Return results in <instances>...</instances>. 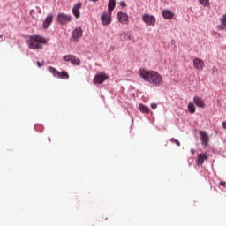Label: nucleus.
<instances>
[{
    "instance_id": "f257e3e1",
    "label": "nucleus",
    "mask_w": 226,
    "mask_h": 226,
    "mask_svg": "<svg viewBox=\"0 0 226 226\" xmlns=\"http://www.w3.org/2000/svg\"><path fill=\"white\" fill-rule=\"evenodd\" d=\"M139 75L146 82H149L153 84V86H160V84H162V76L157 72L140 69Z\"/></svg>"
},
{
    "instance_id": "f03ea898",
    "label": "nucleus",
    "mask_w": 226,
    "mask_h": 226,
    "mask_svg": "<svg viewBox=\"0 0 226 226\" xmlns=\"http://www.w3.org/2000/svg\"><path fill=\"white\" fill-rule=\"evenodd\" d=\"M47 39L41 35H32L28 40V49L31 50H41L43 45H47Z\"/></svg>"
},
{
    "instance_id": "7ed1b4c3",
    "label": "nucleus",
    "mask_w": 226,
    "mask_h": 226,
    "mask_svg": "<svg viewBox=\"0 0 226 226\" xmlns=\"http://www.w3.org/2000/svg\"><path fill=\"white\" fill-rule=\"evenodd\" d=\"M63 59L65 61V63H71V64H73V66H80V58L74 55H65L64 56Z\"/></svg>"
},
{
    "instance_id": "20e7f679",
    "label": "nucleus",
    "mask_w": 226,
    "mask_h": 226,
    "mask_svg": "<svg viewBox=\"0 0 226 226\" xmlns=\"http://www.w3.org/2000/svg\"><path fill=\"white\" fill-rule=\"evenodd\" d=\"M56 20L57 22H59V24H61L62 26H64L69 22H72V16L61 12L57 14Z\"/></svg>"
},
{
    "instance_id": "39448f33",
    "label": "nucleus",
    "mask_w": 226,
    "mask_h": 226,
    "mask_svg": "<svg viewBox=\"0 0 226 226\" xmlns=\"http://www.w3.org/2000/svg\"><path fill=\"white\" fill-rule=\"evenodd\" d=\"M82 34H84L82 28L80 26L76 27L72 34V41H74V43H79L80 38H82Z\"/></svg>"
},
{
    "instance_id": "423d86ee",
    "label": "nucleus",
    "mask_w": 226,
    "mask_h": 226,
    "mask_svg": "<svg viewBox=\"0 0 226 226\" xmlns=\"http://www.w3.org/2000/svg\"><path fill=\"white\" fill-rule=\"evenodd\" d=\"M142 20L147 24V26H154V24H156V18L153 15L144 14Z\"/></svg>"
},
{
    "instance_id": "0eeeda50",
    "label": "nucleus",
    "mask_w": 226,
    "mask_h": 226,
    "mask_svg": "<svg viewBox=\"0 0 226 226\" xmlns=\"http://www.w3.org/2000/svg\"><path fill=\"white\" fill-rule=\"evenodd\" d=\"M111 13L110 12H103L101 15V20L102 26H109V24H111L112 22V18H111Z\"/></svg>"
},
{
    "instance_id": "6e6552de",
    "label": "nucleus",
    "mask_w": 226,
    "mask_h": 226,
    "mask_svg": "<svg viewBox=\"0 0 226 226\" xmlns=\"http://www.w3.org/2000/svg\"><path fill=\"white\" fill-rule=\"evenodd\" d=\"M109 76L105 73L96 74L94 78V84H103L104 80H108Z\"/></svg>"
},
{
    "instance_id": "1a4fd4ad",
    "label": "nucleus",
    "mask_w": 226,
    "mask_h": 226,
    "mask_svg": "<svg viewBox=\"0 0 226 226\" xmlns=\"http://www.w3.org/2000/svg\"><path fill=\"white\" fill-rule=\"evenodd\" d=\"M200 137L201 140V146L207 147L209 144V136L207 135V132L205 131H200Z\"/></svg>"
},
{
    "instance_id": "9d476101",
    "label": "nucleus",
    "mask_w": 226,
    "mask_h": 226,
    "mask_svg": "<svg viewBox=\"0 0 226 226\" xmlns=\"http://www.w3.org/2000/svg\"><path fill=\"white\" fill-rule=\"evenodd\" d=\"M80 8H82V3L81 2H78L72 7V15H74V17L76 19H80Z\"/></svg>"
},
{
    "instance_id": "9b49d317",
    "label": "nucleus",
    "mask_w": 226,
    "mask_h": 226,
    "mask_svg": "<svg viewBox=\"0 0 226 226\" xmlns=\"http://www.w3.org/2000/svg\"><path fill=\"white\" fill-rule=\"evenodd\" d=\"M117 17L120 24H128V13L120 11L117 14Z\"/></svg>"
},
{
    "instance_id": "f8f14e48",
    "label": "nucleus",
    "mask_w": 226,
    "mask_h": 226,
    "mask_svg": "<svg viewBox=\"0 0 226 226\" xmlns=\"http://www.w3.org/2000/svg\"><path fill=\"white\" fill-rule=\"evenodd\" d=\"M193 103L200 109H206V102L199 96L193 97Z\"/></svg>"
},
{
    "instance_id": "ddd939ff",
    "label": "nucleus",
    "mask_w": 226,
    "mask_h": 226,
    "mask_svg": "<svg viewBox=\"0 0 226 226\" xmlns=\"http://www.w3.org/2000/svg\"><path fill=\"white\" fill-rule=\"evenodd\" d=\"M193 66L199 72H202V70H204V61L199 58H195L193 60Z\"/></svg>"
},
{
    "instance_id": "4468645a",
    "label": "nucleus",
    "mask_w": 226,
    "mask_h": 226,
    "mask_svg": "<svg viewBox=\"0 0 226 226\" xmlns=\"http://www.w3.org/2000/svg\"><path fill=\"white\" fill-rule=\"evenodd\" d=\"M53 20H54V16L52 14L48 15L42 23V27L44 29H49V27H50V24H52Z\"/></svg>"
},
{
    "instance_id": "2eb2a0df",
    "label": "nucleus",
    "mask_w": 226,
    "mask_h": 226,
    "mask_svg": "<svg viewBox=\"0 0 226 226\" xmlns=\"http://www.w3.org/2000/svg\"><path fill=\"white\" fill-rule=\"evenodd\" d=\"M207 160V155H206L205 154H198L196 163L198 166H200V165H203L204 162H206Z\"/></svg>"
},
{
    "instance_id": "dca6fc26",
    "label": "nucleus",
    "mask_w": 226,
    "mask_h": 226,
    "mask_svg": "<svg viewBox=\"0 0 226 226\" xmlns=\"http://www.w3.org/2000/svg\"><path fill=\"white\" fill-rule=\"evenodd\" d=\"M162 15L164 19H167L168 20H170V19L174 18L173 12L169 10H163L162 11Z\"/></svg>"
},
{
    "instance_id": "f3484780",
    "label": "nucleus",
    "mask_w": 226,
    "mask_h": 226,
    "mask_svg": "<svg viewBox=\"0 0 226 226\" xmlns=\"http://www.w3.org/2000/svg\"><path fill=\"white\" fill-rule=\"evenodd\" d=\"M114 8H116V0H109L108 4V11L112 14L114 11Z\"/></svg>"
},
{
    "instance_id": "a211bd4d",
    "label": "nucleus",
    "mask_w": 226,
    "mask_h": 226,
    "mask_svg": "<svg viewBox=\"0 0 226 226\" xmlns=\"http://www.w3.org/2000/svg\"><path fill=\"white\" fill-rule=\"evenodd\" d=\"M218 29L221 31H223V29H226V14L222 15L221 18V25L218 26Z\"/></svg>"
},
{
    "instance_id": "6ab92c4d",
    "label": "nucleus",
    "mask_w": 226,
    "mask_h": 226,
    "mask_svg": "<svg viewBox=\"0 0 226 226\" xmlns=\"http://www.w3.org/2000/svg\"><path fill=\"white\" fill-rule=\"evenodd\" d=\"M122 36H124V40H125V41H130L132 40H133V36H132V33L130 32H124L122 33Z\"/></svg>"
},
{
    "instance_id": "aec40b11",
    "label": "nucleus",
    "mask_w": 226,
    "mask_h": 226,
    "mask_svg": "<svg viewBox=\"0 0 226 226\" xmlns=\"http://www.w3.org/2000/svg\"><path fill=\"white\" fill-rule=\"evenodd\" d=\"M48 70L50 73H52L53 77H57L59 79V71H57L56 68L52 66L48 67Z\"/></svg>"
},
{
    "instance_id": "412c9836",
    "label": "nucleus",
    "mask_w": 226,
    "mask_h": 226,
    "mask_svg": "<svg viewBox=\"0 0 226 226\" xmlns=\"http://www.w3.org/2000/svg\"><path fill=\"white\" fill-rule=\"evenodd\" d=\"M139 109L143 114H149V108L144 104H139Z\"/></svg>"
},
{
    "instance_id": "4be33fe9",
    "label": "nucleus",
    "mask_w": 226,
    "mask_h": 226,
    "mask_svg": "<svg viewBox=\"0 0 226 226\" xmlns=\"http://www.w3.org/2000/svg\"><path fill=\"white\" fill-rule=\"evenodd\" d=\"M187 109L191 114H195L196 109L195 104H193V102H189Z\"/></svg>"
},
{
    "instance_id": "5701e85b",
    "label": "nucleus",
    "mask_w": 226,
    "mask_h": 226,
    "mask_svg": "<svg viewBox=\"0 0 226 226\" xmlns=\"http://www.w3.org/2000/svg\"><path fill=\"white\" fill-rule=\"evenodd\" d=\"M58 79H70V74H68V72L65 71L60 72Z\"/></svg>"
},
{
    "instance_id": "b1692460",
    "label": "nucleus",
    "mask_w": 226,
    "mask_h": 226,
    "mask_svg": "<svg viewBox=\"0 0 226 226\" xmlns=\"http://www.w3.org/2000/svg\"><path fill=\"white\" fill-rule=\"evenodd\" d=\"M202 6H209V0H199Z\"/></svg>"
},
{
    "instance_id": "393cba45",
    "label": "nucleus",
    "mask_w": 226,
    "mask_h": 226,
    "mask_svg": "<svg viewBox=\"0 0 226 226\" xmlns=\"http://www.w3.org/2000/svg\"><path fill=\"white\" fill-rule=\"evenodd\" d=\"M170 142H172V144H176V146H181V142L174 138L170 139Z\"/></svg>"
},
{
    "instance_id": "a878e982",
    "label": "nucleus",
    "mask_w": 226,
    "mask_h": 226,
    "mask_svg": "<svg viewBox=\"0 0 226 226\" xmlns=\"http://www.w3.org/2000/svg\"><path fill=\"white\" fill-rule=\"evenodd\" d=\"M120 6H122V8H126V2H124V1H121L120 2Z\"/></svg>"
},
{
    "instance_id": "bb28decb",
    "label": "nucleus",
    "mask_w": 226,
    "mask_h": 226,
    "mask_svg": "<svg viewBox=\"0 0 226 226\" xmlns=\"http://www.w3.org/2000/svg\"><path fill=\"white\" fill-rule=\"evenodd\" d=\"M158 108V104L156 103H152L151 104V109H153L154 110V109H157Z\"/></svg>"
},
{
    "instance_id": "cd10ccee",
    "label": "nucleus",
    "mask_w": 226,
    "mask_h": 226,
    "mask_svg": "<svg viewBox=\"0 0 226 226\" xmlns=\"http://www.w3.org/2000/svg\"><path fill=\"white\" fill-rule=\"evenodd\" d=\"M219 185H220L221 186L225 187L226 183H225V182H223V181H221V182L219 183Z\"/></svg>"
},
{
    "instance_id": "c85d7f7f",
    "label": "nucleus",
    "mask_w": 226,
    "mask_h": 226,
    "mask_svg": "<svg viewBox=\"0 0 226 226\" xmlns=\"http://www.w3.org/2000/svg\"><path fill=\"white\" fill-rule=\"evenodd\" d=\"M37 66L39 68H41V66H43V64L40 63V61L37 62Z\"/></svg>"
},
{
    "instance_id": "c756f323",
    "label": "nucleus",
    "mask_w": 226,
    "mask_h": 226,
    "mask_svg": "<svg viewBox=\"0 0 226 226\" xmlns=\"http://www.w3.org/2000/svg\"><path fill=\"white\" fill-rule=\"evenodd\" d=\"M222 127L226 130V122H222Z\"/></svg>"
},
{
    "instance_id": "7c9ffc66",
    "label": "nucleus",
    "mask_w": 226,
    "mask_h": 226,
    "mask_svg": "<svg viewBox=\"0 0 226 226\" xmlns=\"http://www.w3.org/2000/svg\"><path fill=\"white\" fill-rule=\"evenodd\" d=\"M89 1H92L93 3H97V1L99 0H89Z\"/></svg>"
},
{
    "instance_id": "2f4dec72",
    "label": "nucleus",
    "mask_w": 226,
    "mask_h": 226,
    "mask_svg": "<svg viewBox=\"0 0 226 226\" xmlns=\"http://www.w3.org/2000/svg\"><path fill=\"white\" fill-rule=\"evenodd\" d=\"M192 154H194V152H193V150H192Z\"/></svg>"
},
{
    "instance_id": "473e14b6",
    "label": "nucleus",
    "mask_w": 226,
    "mask_h": 226,
    "mask_svg": "<svg viewBox=\"0 0 226 226\" xmlns=\"http://www.w3.org/2000/svg\"><path fill=\"white\" fill-rule=\"evenodd\" d=\"M0 38H3V36H2V35H0Z\"/></svg>"
}]
</instances>
